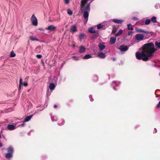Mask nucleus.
I'll return each mask as SVG.
<instances>
[{
    "mask_svg": "<svg viewBox=\"0 0 160 160\" xmlns=\"http://www.w3.org/2000/svg\"><path fill=\"white\" fill-rule=\"evenodd\" d=\"M143 50L141 52H136V57L138 60H142L146 61L148 60V58L152 57L154 52L157 50L154 48L153 43L150 42L144 44L142 47Z\"/></svg>",
    "mask_w": 160,
    "mask_h": 160,
    "instance_id": "1",
    "label": "nucleus"
},
{
    "mask_svg": "<svg viewBox=\"0 0 160 160\" xmlns=\"http://www.w3.org/2000/svg\"><path fill=\"white\" fill-rule=\"evenodd\" d=\"M91 2L89 3L87 2L84 3V2H82V0L81 1V10L82 11H84L83 13V17L85 18V21L84 22V23L87 22L89 16V13L90 10V4Z\"/></svg>",
    "mask_w": 160,
    "mask_h": 160,
    "instance_id": "2",
    "label": "nucleus"
},
{
    "mask_svg": "<svg viewBox=\"0 0 160 160\" xmlns=\"http://www.w3.org/2000/svg\"><path fill=\"white\" fill-rule=\"evenodd\" d=\"M8 152L6 153L5 155V158L7 159H9L12 157V153L13 152V149L11 146H10L8 148H7Z\"/></svg>",
    "mask_w": 160,
    "mask_h": 160,
    "instance_id": "3",
    "label": "nucleus"
},
{
    "mask_svg": "<svg viewBox=\"0 0 160 160\" xmlns=\"http://www.w3.org/2000/svg\"><path fill=\"white\" fill-rule=\"evenodd\" d=\"M31 21L32 24L35 26H37L38 25V20L35 15L33 14L32 15L31 18Z\"/></svg>",
    "mask_w": 160,
    "mask_h": 160,
    "instance_id": "4",
    "label": "nucleus"
},
{
    "mask_svg": "<svg viewBox=\"0 0 160 160\" xmlns=\"http://www.w3.org/2000/svg\"><path fill=\"white\" fill-rule=\"evenodd\" d=\"M128 48L129 47L128 46L121 45L119 48V49L120 50L122 53H123L128 50Z\"/></svg>",
    "mask_w": 160,
    "mask_h": 160,
    "instance_id": "5",
    "label": "nucleus"
},
{
    "mask_svg": "<svg viewBox=\"0 0 160 160\" xmlns=\"http://www.w3.org/2000/svg\"><path fill=\"white\" fill-rule=\"evenodd\" d=\"M120 84V82L119 81H114L112 82V86L114 90H116L118 89V88Z\"/></svg>",
    "mask_w": 160,
    "mask_h": 160,
    "instance_id": "6",
    "label": "nucleus"
},
{
    "mask_svg": "<svg viewBox=\"0 0 160 160\" xmlns=\"http://www.w3.org/2000/svg\"><path fill=\"white\" fill-rule=\"evenodd\" d=\"M21 122H18L15 124V125H13L12 124H9L7 126L6 129L9 130H13L15 129L17 124L18 123H20Z\"/></svg>",
    "mask_w": 160,
    "mask_h": 160,
    "instance_id": "7",
    "label": "nucleus"
},
{
    "mask_svg": "<svg viewBox=\"0 0 160 160\" xmlns=\"http://www.w3.org/2000/svg\"><path fill=\"white\" fill-rule=\"evenodd\" d=\"M135 39L137 41H141L144 39V36L140 34H138L135 35Z\"/></svg>",
    "mask_w": 160,
    "mask_h": 160,
    "instance_id": "8",
    "label": "nucleus"
},
{
    "mask_svg": "<svg viewBox=\"0 0 160 160\" xmlns=\"http://www.w3.org/2000/svg\"><path fill=\"white\" fill-rule=\"evenodd\" d=\"M70 30V32L72 33H74L77 31V27L75 25L71 26Z\"/></svg>",
    "mask_w": 160,
    "mask_h": 160,
    "instance_id": "9",
    "label": "nucleus"
},
{
    "mask_svg": "<svg viewBox=\"0 0 160 160\" xmlns=\"http://www.w3.org/2000/svg\"><path fill=\"white\" fill-rule=\"evenodd\" d=\"M56 29V27L54 26L53 25H50L48 27L45 28V29L47 30H48L49 31H54Z\"/></svg>",
    "mask_w": 160,
    "mask_h": 160,
    "instance_id": "10",
    "label": "nucleus"
},
{
    "mask_svg": "<svg viewBox=\"0 0 160 160\" xmlns=\"http://www.w3.org/2000/svg\"><path fill=\"white\" fill-rule=\"evenodd\" d=\"M112 21L115 23L121 24L124 21L122 20H119L114 18L112 19Z\"/></svg>",
    "mask_w": 160,
    "mask_h": 160,
    "instance_id": "11",
    "label": "nucleus"
},
{
    "mask_svg": "<svg viewBox=\"0 0 160 160\" xmlns=\"http://www.w3.org/2000/svg\"><path fill=\"white\" fill-rule=\"evenodd\" d=\"M106 55L105 53L102 52H98V57L101 58H104L106 57Z\"/></svg>",
    "mask_w": 160,
    "mask_h": 160,
    "instance_id": "12",
    "label": "nucleus"
},
{
    "mask_svg": "<svg viewBox=\"0 0 160 160\" xmlns=\"http://www.w3.org/2000/svg\"><path fill=\"white\" fill-rule=\"evenodd\" d=\"M86 49V48H85L84 46H80L79 47V52L81 53H84L85 52Z\"/></svg>",
    "mask_w": 160,
    "mask_h": 160,
    "instance_id": "13",
    "label": "nucleus"
},
{
    "mask_svg": "<svg viewBox=\"0 0 160 160\" xmlns=\"http://www.w3.org/2000/svg\"><path fill=\"white\" fill-rule=\"evenodd\" d=\"M116 37H112L110 38V44H114L116 41Z\"/></svg>",
    "mask_w": 160,
    "mask_h": 160,
    "instance_id": "14",
    "label": "nucleus"
},
{
    "mask_svg": "<svg viewBox=\"0 0 160 160\" xmlns=\"http://www.w3.org/2000/svg\"><path fill=\"white\" fill-rule=\"evenodd\" d=\"M33 116V114H32L29 116H27L25 119L24 120V122H26L29 121Z\"/></svg>",
    "mask_w": 160,
    "mask_h": 160,
    "instance_id": "15",
    "label": "nucleus"
},
{
    "mask_svg": "<svg viewBox=\"0 0 160 160\" xmlns=\"http://www.w3.org/2000/svg\"><path fill=\"white\" fill-rule=\"evenodd\" d=\"M22 79L21 78H20L19 81V86L18 92H20L21 89L22 85Z\"/></svg>",
    "mask_w": 160,
    "mask_h": 160,
    "instance_id": "16",
    "label": "nucleus"
},
{
    "mask_svg": "<svg viewBox=\"0 0 160 160\" xmlns=\"http://www.w3.org/2000/svg\"><path fill=\"white\" fill-rule=\"evenodd\" d=\"M98 47L100 51H102L106 47V46L102 43H100L98 44Z\"/></svg>",
    "mask_w": 160,
    "mask_h": 160,
    "instance_id": "17",
    "label": "nucleus"
},
{
    "mask_svg": "<svg viewBox=\"0 0 160 160\" xmlns=\"http://www.w3.org/2000/svg\"><path fill=\"white\" fill-rule=\"evenodd\" d=\"M88 31L91 33H94L96 32L95 29L93 27L89 28L88 29Z\"/></svg>",
    "mask_w": 160,
    "mask_h": 160,
    "instance_id": "18",
    "label": "nucleus"
},
{
    "mask_svg": "<svg viewBox=\"0 0 160 160\" xmlns=\"http://www.w3.org/2000/svg\"><path fill=\"white\" fill-rule=\"evenodd\" d=\"M92 58V56L90 54H87L85 55L82 58L84 59H88Z\"/></svg>",
    "mask_w": 160,
    "mask_h": 160,
    "instance_id": "19",
    "label": "nucleus"
},
{
    "mask_svg": "<svg viewBox=\"0 0 160 160\" xmlns=\"http://www.w3.org/2000/svg\"><path fill=\"white\" fill-rule=\"evenodd\" d=\"M49 88L51 90H53L55 89V85L53 83H51L49 84Z\"/></svg>",
    "mask_w": 160,
    "mask_h": 160,
    "instance_id": "20",
    "label": "nucleus"
},
{
    "mask_svg": "<svg viewBox=\"0 0 160 160\" xmlns=\"http://www.w3.org/2000/svg\"><path fill=\"white\" fill-rule=\"evenodd\" d=\"M29 38L30 40H32L33 41H38L39 40L36 37H33L32 36H30L29 37Z\"/></svg>",
    "mask_w": 160,
    "mask_h": 160,
    "instance_id": "21",
    "label": "nucleus"
},
{
    "mask_svg": "<svg viewBox=\"0 0 160 160\" xmlns=\"http://www.w3.org/2000/svg\"><path fill=\"white\" fill-rule=\"evenodd\" d=\"M128 29L129 30H132L133 28L132 27L131 24H128L127 25Z\"/></svg>",
    "mask_w": 160,
    "mask_h": 160,
    "instance_id": "22",
    "label": "nucleus"
},
{
    "mask_svg": "<svg viewBox=\"0 0 160 160\" xmlns=\"http://www.w3.org/2000/svg\"><path fill=\"white\" fill-rule=\"evenodd\" d=\"M122 30L121 29H120L119 30V31L118 32H117L115 35V36L117 37H118L122 34Z\"/></svg>",
    "mask_w": 160,
    "mask_h": 160,
    "instance_id": "23",
    "label": "nucleus"
},
{
    "mask_svg": "<svg viewBox=\"0 0 160 160\" xmlns=\"http://www.w3.org/2000/svg\"><path fill=\"white\" fill-rule=\"evenodd\" d=\"M85 36V34L83 33H81L79 35V38L80 40H81Z\"/></svg>",
    "mask_w": 160,
    "mask_h": 160,
    "instance_id": "24",
    "label": "nucleus"
},
{
    "mask_svg": "<svg viewBox=\"0 0 160 160\" xmlns=\"http://www.w3.org/2000/svg\"><path fill=\"white\" fill-rule=\"evenodd\" d=\"M151 20L153 23H155L157 22L156 17L153 16L151 18Z\"/></svg>",
    "mask_w": 160,
    "mask_h": 160,
    "instance_id": "25",
    "label": "nucleus"
},
{
    "mask_svg": "<svg viewBox=\"0 0 160 160\" xmlns=\"http://www.w3.org/2000/svg\"><path fill=\"white\" fill-rule=\"evenodd\" d=\"M137 31L138 32H144L145 33H147V32L145 31L144 30L141 29H137Z\"/></svg>",
    "mask_w": 160,
    "mask_h": 160,
    "instance_id": "26",
    "label": "nucleus"
},
{
    "mask_svg": "<svg viewBox=\"0 0 160 160\" xmlns=\"http://www.w3.org/2000/svg\"><path fill=\"white\" fill-rule=\"evenodd\" d=\"M103 25L101 24H99L97 25V28L98 29L102 28H103Z\"/></svg>",
    "mask_w": 160,
    "mask_h": 160,
    "instance_id": "27",
    "label": "nucleus"
},
{
    "mask_svg": "<svg viewBox=\"0 0 160 160\" xmlns=\"http://www.w3.org/2000/svg\"><path fill=\"white\" fill-rule=\"evenodd\" d=\"M155 46L159 49H160V42H156L155 43Z\"/></svg>",
    "mask_w": 160,
    "mask_h": 160,
    "instance_id": "28",
    "label": "nucleus"
},
{
    "mask_svg": "<svg viewBox=\"0 0 160 160\" xmlns=\"http://www.w3.org/2000/svg\"><path fill=\"white\" fill-rule=\"evenodd\" d=\"M151 21L149 19H146L145 22V23L146 25H148L150 22Z\"/></svg>",
    "mask_w": 160,
    "mask_h": 160,
    "instance_id": "29",
    "label": "nucleus"
},
{
    "mask_svg": "<svg viewBox=\"0 0 160 160\" xmlns=\"http://www.w3.org/2000/svg\"><path fill=\"white\" fill-rule=\"evenodd\" d=\"M51 119L52 121H57V117L55 116L51 117Z\"/></svg>",
    "mask_w": 160,
    "mask_h": 160,
    "instance_id": "30",
    "label": "nucleus"
},
{
    "mask_svg": "<svg viewBox=\"0 0 160 160\" xmlns=\"http://www.w3.org/2000/svg\"><path fill=\"white\" fill-rule=\"evenodd\" d=\"M16 55L15 53L13 51H12L10 54V56L11 57H14Z\"/></svg>",
    "mask_w": 160,
    "mask_h": 160,
    "instance_id": "31",
    "label": "nucleus"
},
{
    "mask_svg": "<svg viewBox=\"0 0 160 160\" xmlns=\"http://www.w3.org/2000/svg\"><path fill=\"white\" fill-rule=\"evenodd\" d=\"M155 7L156 9L160 8V4L159 3H157L155 5Z\"/></svg>",
    "mask_w": 160,
    "mask_h": 160,
    "instance_id": "32",
    "label": "nucleus"
},
{
    "mask_svg": "<svg viewBox=\"0 0 160 160\" xmlns=\"http://www.w3.org/2000/svg\"><path fill=\"white\" fill-rule=\"evenodd\" d=\"M72 58H73V59L76 60H79V57L76 56H73L72 57Z\"/></svg>",
    "mask_w": 160,
    "mask_h": 160,
    "instance_id": "33",
    "label": "nucleus"
},
{
    "mask_svg": "<svg viewBox=\"0 0 160 160\" xmlns=\"http://www.w3.org/2000/svg\"><path fill=\"white\" fill-rule=\"evenodd\" d=\"M22 122L18 123V124H19L18 125V126H21L22 127H23L25 125L24 121L23 122Z\"/></svg>",
    "mask_w": 160,
    "mask_h": 160,
    "instance_id": "34",
    "label": "nucleus"
},
{
    "mask_svg": "<svg viewBox=\"0 0 160 160\" xmlns=\"http://www.w3.org/2000/svg\"><path fill=\"white\" fill-rule=\"evenodd\" d=\"M67 13L69 15H72V12L70 10H68Z\"/></svg>",
    "mask_w": 160,
    "mask_h": 160,
    "instance_id": "35",
    "label": "nucleus"
},
{
    "mask_svg": "<svg viewBox=\"0 0 160 160\" xmlns=\"http://www.w3.org/2000/svg\"><path fill=\"white\" fill-rule=\"evenodd\" d=\"M37 58H38L40 59L42 57V55L40 54H38L37 55Z\"/></svg>",
    "mask_w": 160,
    "mask_h": 160,
    "instance_id": "36",
    "label": "nucleus"
},
{
    "mask_svg": "<svg viewBox=\"0 0 160 160\" xmlns=\"http://www.w3.org/2000/svg\"><path fill=\"white\" fill-rule=\"evenodd\" d=\"M132 31H129L128 33V35H132Z\"/></svg>",
    "mask_w": 160,
    "mask_h": 160,
    "instance_id": "37",
    "label": "nucleus"
},
{
    "mask_svg": "<svg viewBox=\"0 0 160 160\" xmlns=\"http://www.w3.org/2000/svg\"><path fill=\"white\" fill-rule=\"evenodd\" d=\"M89 98L90 99L91 101L92 102L93 101V99L92 98V96L91 95H90L89 96Z\"/></svg>",
    "mask_w": 160,
    "mask_h": 160,
    "instance_id": "38",
    "label": "nucleus"
},
{
    "mask_svg": "<svg viewBox=\"0 0 160 160\" xmlns=\"http://www.w3.org/2000/svg\"><path fill=\"white\" fill-rule=\"evenodd\" d=\"M69 2V0H65V3L66 4H68Z\"/></svg>",
    "mask_w": 160,
    "mask_h": 160,
    "instance_id": "39",
    "label": "nucleus"
},
{
    "mask_svg": "<svg viewBox=\"0 0 160 160\" xmlns=\"http://www.w3.org/2000/svg\"><path fill=\"white\" fill-rule=\"evenodd\" d=\"M23 85L24 86L27 87L28 86V84L27 82H24L23 83Z\"/></svg>",
    "mask_w": 160,
    "mask_h": 160,
    "instance_id": "40",
    "label": "nucleus"
},
{
    "mask_svg": "<svg viewBox=\"0 0 160 160\" xmlns=\"http://www.w3.org/2000/svg\"><path fill=\"white\" fill-rule=\"evenodd\" d=\"M132 19L134 20H135V21L138 20V18H137L136 17H133Z\"/></svg>",
    "mask_w": 160,
    "mask_h": 160,
    "instance_id": "41",
    "label": "nucleus"
},
{
    "mask_svg": "<svg viewBox=\"0 0 160 160\" xmlns=\"http://www.w3.org/2000/svg\"><path fill=\"white\" fill-rule=\"evenodd\" d=\"M157 107L158 108L160 107V101L159 102L158 104L157 105Z\"/></svg>",
    "mask_w": 160,
    "mask_h": 160,
    "instance_id": "42",
    "label": "nucleus"
},
{
    "mask_svg": "<svg viewBox=\"0 0 160 160\" xmlns=\"http://www.w3.org/2000/svg\"><path fill=\"white\" fill-rule=\"evenodd\" d=\"M64 123V121H62V122L61 123L59 124V125L62 126L63 125Z\"/></svg>",
    "mask_w": 160,
    "mask_h": 160,
    "instance_id": "43",
    "label": "nucleus"
},
{
    "mask_svg": "<svg viewBox=\"0 0 160 160\" xmlns=\"http://www.w3.org/2000/svg\"><path fill=\"white\" fill-rule=\"evenodd\" d=\"M82 2H84V3L85 2H87L89 0H82Z\"/></svg>",
    "mask_w": 160,
    "mask_h": 160,
    "instance_id": "44",
    "label": "nucleus"
},
{
    "mask_svg": "<svg viewBox=\"0 0 160 160\" xmlns=\"http://www.w3.org/2000/svg\"><path fill=\"white\" fill-rule=\"evenodd\" d=\"M65 64V62H63V63H62V66H61V67L62 68L63 67V65Z\"/></svg>",
    "mask_w": 160,
    "mask_h": 160,
    "instance_id": "45",
    "label": "nucleus"
},
{
    "mask_svg": "<svg viewBox=\"0 0 160 160\" xmlns=\"http://www.w3.org/2000/svg\"><path fill=\"white\" fill-rule=\"evenodd\" d=\"M57 107V106L56 105H55L54 106V108H56Z\"/></svg>",
    "mask_w": 160,
    "mask_h": 160,
    "instance_id": "46",
    "label": "nucleus"
},
{
    "mask_svg": "<svg viewBox=\"0 0 160 160\" xmlns=\"http://www.w3.org/2000/svg\"><path fill=\"white\" fill-rule=\"evenodd\" d=\"M72 46L73 48H74L75 47V45L74 44H72Z\"/></svg>",
    "mask_w": 160,
    "mask_h": 160,
    "instance_id": "47",
    "label": "nucleus"
},
{
    "mask_svg": "<svg viewBox=\"0 0 160 160\" xmlns=\"http://www.w3.org/2000/svg\"><path fill=\"white\" fill-rule=\"evenodd\" d=\"M112 60L113 61H114L116 60V58H112Z\"/></svg>",
    "mask_w": 160,
    "mask_h": 160,
    "instance_id": "48",
    "label": "nucleus"
},
{
    "mask_svg": "<svg viewBox=\"0 0 160 160\" xmlns=\"http://www.w3.org/2000/svg\"><path fill=\"white\" fill-rule=\"evenodd\" d=\"M2 146V144L0 142V147Z\"/></svg>",
    "mask_w": 160,
    "mask_h": 160,
    "instance_id": "49",
    "label": "nucleus"
},
{
    "mask_svg": "<svg viewBox=\"0 0 160 160\" xmlns=\"http://www.w3.org/2000/svg\"><path fill=\"white\" fill-rule=\"evenodd\" d=\"M155 133H156V132H157V130L155 128Z\"/></svg>",
    "mask_w": 160,
    "mask_h": 160,
    "instance_id": "50",
    "label": "nucleus"
},
{
    "mask_svg": "<svg viewBox=\"0 0 160 160\" xmlns=\"http://www.w3.org/2000/svg\"><path fill=\"white\" fill-rule=\"evenodd\" d=\"M1 138V135L0 134V138Z\"/></svg>",
    "mask_w": 160,
    "mask_h": 160,
    "instance_id": "51",
    "label": "nucleus"
},
{
    "mask_svg": "<svg viewBox=\"0 0 160 160\" xmlns=\"http://www.w3.org/2000/svg\"><path fill=\"white\" fill-rule=\"evenodd\" d=\"M40 110L39 111H41V110Z\"/></svg>",
    "mask_w": 160,
    "mask_h": 160,
    "instance_id": "52",
    "label": "nucleus"
},
{
    "mask_svg": "<svg viewBox=\"0 0 160 160\" xmlns=\"http://www.w3.org/2000/svg\"><path fill=\"white\" fill-rule=\"evenodd\" d=\"M159 75H160V73H159Z\"/></svg>",
    "mask_w": 160,
    "mask_h": 160,
    "instance_id": "53",
    "label": "nucleus"
}]
</instances>
